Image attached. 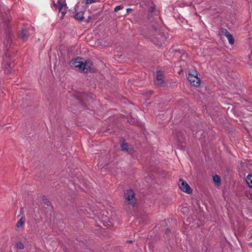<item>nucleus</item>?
<instances>
[{
  "label": "nucleus",
  "mask_w": 252,
  "mask_h": 252,
  "mask_svg": "<svg viewBox=\"0 0 252 252\" xmlns=\"http://www.w3.org/2000/svg\"><path fill=\"white\" fill-rule=\"evenodd\" d=\"M188 79L192 86L197 87L200 84L201 80L198 77L197 72L195 70H192L189 73Z\"/></svg>",
  "instance_id": "1"
},
{
  "label": "nucleus",
  "mask_w": 252,
  "mask_h": 252,
  "mask_svg": "<svg viewBox=\"0 0 252 252\" xmlns=\"http://www.w3.org/2000/svg\"><path fill=\"white\" fill-rule=\"evenodd\" d=\"M12 33L9 29L5 32L3 39V44L5 48L8 49L10 47L12 43Z\"/></svg>",
  "instance_id": "2"
},
{
  "label": "nucleus",
  "mask_w": 252,
  "mask_h": 252,
  "mask_svg": "<svg viewBox=\"0 0 252 252\" xmlns=\"http://www.w3.org/2000/svg\"><path fill=\"white\" fill-rule=\"evenodd\" d=\"M33 28L29 27L28 29H22L19 33V36L23 40H27L30 34H32L33 32Z\"/></svg>",
  "instance_id": "3"
},
{
  "label": "nucleus",
  "mask_w": 252,
  "mask_h": 252,
  "mask_svg": "<svg viewBox=\"0 0 252 252\" xmlns=\"http://www.w3.org/2000/svg\"><path fill=\"white\" fill-rule=\"evenodd\" d=\"M178 186L182 191L186 192L188 194H190L192 192V189L187 184V183L183 179H179Z\"/></svg>",
  "instance_id": "4"
},
{
  "label": "nucleus",
  "mask_w": 252,
  "mask_h": 252,
  "mask_svg": "<svg viewBox=\"0 0 252 252\" xmlns=\"http://www.w3.org/2000/svg\"><path fill=\"white\" fill-rule=\"evenodd\" d=\"M135 193L133 189H130L126 190V192H125V197L126 200L128 201V204L133 205L135 204Z\"/></svg>",
  "instance_id": "5"
},
{
  "label": "nucleus",
  "mask_w": 252,
  "mask_h": 252,
  "mask_svg": "<svg viewBox=\"0 0 252 252\" xmlns=\"http://www.w3.org/2000/svg\"><path fill=\"white\" fill-rule=\"evenodd\" d=\"M241 166L244 169L243 171L245 173H250V172H252V160L251 159L248 161L244 160V161H242Z\"/></svg>",
  "instance_id": "6"
},
{
  "label": "nucleus",
  "mask_w": 252,
  "mask_h": 252,
  "mask_svg": "<svg viewBox=\"0 0 252 252\" xmlns=\"http://www.w3.org/2000/svg\"><path fill=\"white\" fill-rule=\"evenodd\" d=\"M163 73L160 70L156 71V80L155 83L156 85L160 86H164L165 82L164 81Z\"/></svg>",
  "instance_id": "7"
},
{
  "label": "nucleus",
  "mask_w": 252,
  "mask_h": 252,
  "mask_svg": "<svg viewBox=\"0 0 252 252\" xmlns=\"http://www.w3.org/2000/svg\"><path fill=\"white\" fill-rule=\"evenodd\" d=\"M83 62V61L82 58L77 57L76 59H73L70 62V65L71 67L78 68L82 71Z\"/></svg>",
  "instance_id": "8"
},
{
  "label": "nucleus",
  "mask_w": 252,
  "mask_h": 252,
  "mask_svg": "<svg viewBox=\"0 0 252 252\" xmlns=\"http://www.w3.org/2000/svg\"><path fill=\"white\" fill-rule=\"evenodd\" d=\"M58 4L59 5V11L62 13L61 18H63L66 13L65 7H67V5L65 3V0H58Z\"/></svg>",
  "instance_id": "9"
},
{
  "label": "nucleus",
  "mask_w": 252,
  "mask_h": 252,
  "mask_svg": "<svg viewBox=\"0 0 252 252\" xmlns=\"http://www.w3.org/2000/svg\"><path fill=\"white\" fill-rule=\"evenodd\" d=\"M79 6L78 5H76L74 8V18L79 21H81L84 19V11H79Z\"/></svg>",
  "instance_id": "10"
},
{
  "label": "nucleus",
  "mask_w": 252,
  "mask_h": 252,
  "mask_svg": "<svg viewBox=\"0 0 252 252\" xmlns=\"http://www.w3.org/2000/svg\"><path fill=\"white\" fill-rule=\"evenodd\" d=\"M93 64L92 62L90 60H85V62L83 61L82 63V71H83L85 72H88L90 71L92 66Z\"/></svg>",
  "instance_id": "11"
},
{
  "label": "nucleus",
  "mask_w": 252,
  "mask_h": 252,
  "mask_svg": "<svg viewBox=\"0 0 252 252\" xmlns=\"http://www.w3.org/2000/svg\"><path fill=\"white\" fill-rule=\"evenodd\" d=\"M121 148L123 151L126 152L129 154H132L134 152V149L131 146H129L127 143L123 142L121 144Z\"/></svg>",
  "instance_id": "12"
},
{
  "label": "nucleus",
  "mask_w": 252,
  "mask_h": 252,
  "mask_svg": "<svg viewBox=\"0 0 252 252\" xmlns=\"http://www.w3.org/2000/svg\"><path fill=\"white\" fill-rule=\"evenodd\" d=\"M213 180L216 186L220 187L221 185V178L218 174L213 176Z\"/></svg>",
  "instance_id": "13"
},
{
  "label": "nucleus",
  "mask_w": 252,
  "mask_h": 252,
  "mask_svg": "<svg viewBox=\"0 0 252 252\" xmlns=\"http://www.w3.org/2000/svg\"><path fill=\"white\" fill-rule=\"evenodd\" d=\"M246 181L250 188L252 187V174H248L246 178Z\"/></svg>",
  "instance_id": "14"
},
{
  "label": "nucleus",
  "mask_w": 252,
  "mask_h": 252,
  "mask_svg": "<svg viewBox=\"0 0 252 252\" xmlns=\"http://www.w3.org/2000/svg\"><path fill=\"white\" fill-rule=\"evenodd\" d=\"M41 198L43 202L47 206H49L51 205L50 202L45 195H42L41 196Z\"/></svg>",
  "instance_id": "15"
},
{
  "label": "nucleus",
  "mask_w": 252,
  "mask_h": 252,
  "mask_svg": "<svg viewBox=\"0 0 252 252\" xmlns=\"http://www.w3.org/2000/svg\"><path fill=\"white\" fill-rule=\"evenodd\" d=\"M228 40L229 43L231 45H232L234 43V39L233 37L231 34H230L229 35L226 37Z\"/></svg>",
  "instance_id": "16"
},
{
  "label": "nucleus",
  "mask_w": 252,
  "mask_h": 252,
  "mask_svg": "<svg viewBox=\"0 0 252 252\" xmlns=\"http://www.w3.org/2000/svg\"><path fill=\"white\" fill-rule=\"evenodd\" d=\"M24 223V217L22 216L20 220L17 222L16 224V227L19 228L23 225Z\"/></svg>",
  "instance_id": "17"
},
{
  "label": "nucleus",
  "mask_w": 252,
  "mask_h": 252,
  "mask_svg": "<svg viewBox=\"0 0 252 252\" xmlns=\"http://www.w3.org/2000/svg\"><path fill=\"white\" fill-rule=\"evenodd\" d=\"M181 211L184 213V214H189V210L188 207L184 206L181 208Z\"/></svg>",
  "instance_id": "18"
},
{
  "label": "nucleus",
  "mask_w": 252,
  "mask_h": 252,
  "mask_svg": "<svg viewBox=\"0 0 252 252\" xmlns=\"http://www.w3.org/2000/svg\"><path fill=\"white\" fill-rule=\"evenodd\" d=\"M221 33L223 34L225 37L229 35L230 33L229 32L225 29H222L221 30Z\"/></svg>",
  "instance_id": "19"
},
{
  "label": "nucleus",
  "mask_w": 252,
  "mask_h": 252,
  "mask_svg": "<svg viewBox=\"0 0 252 252\" xmlns=\"http://www.w3.org/2000/svg\"><path fill=\"white\" fill-rule=\"evenodd\" d=\"M16 247L19 249H23L24 248V245L21 242L17 243Z\"/></svg>",
  "instance_id": "20"
},
{
  "label": "nucleus",
  "mask_w": 252,
  "mask_h": 252,
  "mask_svg": "<svg viewBox=\"0 0 252 252\" xmlns=\"http://www.w3.org/2000/svg\"><path fill=\"white\" fill-rule=\"evenodd\" d=\"M124 8V6L123 5H120L116 6V7L114 9L115 12H117L119 10L122 9Z\"/></svg>",
  "instance_id": "21"
},
{
  "label": "nucleus",
  "mask_w": 252,
  "mask_h": 252,
  "mask_svg": "<svg viewBox=\"0 0 252 252\" xmlns=\"http://www.w3.org/2000/svg\"><path fill=\"white\" fill-rule=\"evenodd\" d=\"M86 4H91L95 2V0H85Z\"/></svg>",
  "instance_id": "22"
},
{
  "label": "nucleus",
  "mask_w": 252,
  "mask_h": 252,
  "mask_svg": "<svg viewBox=\"0 0 252 252\" xmlns=\"http://www.w3.org/2000/svg\"><path fill=\"white\" fill-rule=\"evenodd\" d=\"M154 10H155V7L153 6H151L149 9V11L151 13V14L154 11Z\"/></svg>",
  "instance_id": "23"
},
{
  "label": "nucleus",
  "mask_w": 252,
  "mask_h": 252,
  "mask_svg": "<svg viewBox=\"0 0 252 252\" xmlns=\"http://www.w3.org/2000/svg\"><path fill=\"white\" fill-rule=\"evenodd\" d=\"M170 232H171V230L169 228H166L165 229V234H169Z\"/></svg>",
  "instance_id": "24"
},
{
  "label": "nucleus",
  "mask_w": 252,
  "mask_h": 252,
  "mask_svg": "<svg viewBox=\"0 0 252 252\" xmlns=\"http://www.w3.org/2000/svg\"><path fill=\"white\" fill-rule=\"evenodd\" d=\"M153 28L155 31H157L158 29V27L157 25H153Z\"/></svg>",
  "instance_id": "25"
},
{
  "label": "nucleus",
  "mask_w": 252,
  "mask_h": 252,
  "mask_svg": "<svg viewBox=\"0 0 252 252\" xmlns=\"http://www.w3.org/2000/svg\"><path fill=\"white\" fill-rule=\"evenodd\" d=\"M137 220H138V221L140 223V222H144V220L143 218H137Z\"/></svg>",
  "instance_id": "26"
},
{
  "label": "nucleus",
  "mask_w": 252,
  "mask_h": 252,
  "mask_svg": "<svg viewBox=\"0 0 252 252\" xmlns=\"http://www.w3.org/2000/svg\"><path fill=\"white\" fill-rule=\"evenodd\" d=\"M132 10V9L130 8H128L126 9L127 12H129L130 11H131Z\"/></svg>",
  "instance_id": "27"
},
{
  "label": "nucleus",
  "mask_w": 252,
  "mask_h": 252,
  "mask_svg": "<svg viewBox=\"0 0 252 252\" xmlns=\"http://www.w3.org/2000/svg\"><path fill=\"white\" fill-rule=\"evenodd\" d=\"M23 214V208H20V215H22Z\"/></svg>",
  "instance_id": "28"
},
{
  "label": "nucleus",
  "mask_w": 252,
  "mask_h": 252,
  "mask_svg": "<svg viewBox=\"0 0 252 252\" xmlns=\"http://www.w3.org/2000/svg\"><path fill=\"white\" fill-rule=\"evenodd\" d=\"M53 3L54 6H55L56 7H57V4L55 2V1H54V0L53 1Z\"/></svg>",
  "instance_id": "29"
},
{
  "label": "nucleus",
  "mask_w": 252,
  "mask_h": 252,
  "mask_svg": "<svg viewBox=\"0 0 252 252\" xmlns=\"http://www.w3.org/2000/svg\"><path fill=\"white\" fill-rule=\"evenodd\" d=\"M91 17L90 16H89L88 19H87V22H88L89 21V20L91 19Z\"/></svg>",
  "instance_id": "30"
},
{
  "label": "nucleus",
  "mask_w": 252,
  "mask_h": 252,
  "mask_svg": "<svg viewBox=\"0 0 252 252\" xmlns=\"http://www.w3.org/2000/svg\"><path fill=\"white\" fill-rule=\"evenodd\" d=\"M127 242H128V243H132V241H127Z\"/></svg>",
  "instance_id": "31"
},
{
  "label": "nucleus",
  "mask_w": 252,
  "mask_h": 252,
  "mask_svg": "<svg viewBox=\"0 0 252 252\" xmlns=\"http://www.w3.org/2000/svg\"><path fill=\"white\" fill-rule=\"evenodd\" d=\"M152 17V15H148V18L150 19Z\"/></svg>",
  "instance_id": "32"
},
{
  "label": "nucleus",
  "mask_w": 252,
  "mask_h": 252,
  "mask_svg": "<svg viewBox=\"0 0 252 252\" xmlns=\"http://www.w3.org/2000/svg\"><path fill=\"white\" fill-rule=\"evenodd\" d=\"M251 188H252V187Z\"/></svg>",
  "instance_id": "33"
}]
</instances>
